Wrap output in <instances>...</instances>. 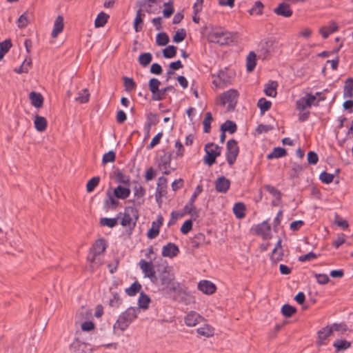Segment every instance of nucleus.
<instances>
[{"mask_svg": "<svg viewBox=\"0 0 353 353\" xmlns=\"http://www.w3.org/2000/svg\"><path fill=\"white\" fill-rule=\"evenodd\" d=\"M165 8L163 10V17L169 18L174 12L173 0H169L168 2L164 3Z\"/></svg>", "mask_w": 353, "mask_h": 353, "instance_id": "43", "label": "nucleus"}, {"mask_svg": "<svg viewBox=\"0 0 353 353\" xmlns=\"http://www.w3.org/2000/svg\"><path fill=\"white\" fill-rule=\"evenodd\" d=\"M230 186V181L225 176L217 178L215 181V188L218 192L225 193Z\"/></svg>", "mask_w": 353, "mask_h": 353, "instance_id": "16", "label": "nucleus"}, {"mask_svg": "<svg viewBox=\"0 0 353 353\" xmlns=\"http://www.w3.org/2000/svg\"><path fill=\"white\" fill-rule=\"evenodd\" d=\"M264 189H265L268 192H270L274 197L279 199L280 198V192L276 189L274 187L270 185H265L264 186Z\"/></svg>", "mask_w": 353, "mask_h": 353, "instance_id": "59", "label": "nucleus"}, {"mask_svg": "<svg viewBox=\"0 0 353 353\" xmlns=\"http://www.w3.org/2000/svg\"><path fill=\"white\" fill-rule=\"evenodd\" d=\"M163 218L162 216L159 215L157 221H153L152 223V228L148 232V237L149 239H154L159 234V228L163 224Z\"/></svg>", "mask_w": 353, "mask_h": 353, "instance_id": "14", "label": "nucleus"}, {"mask_svg": "<svg viewBox=\"0 0 353 353\" xmlns=\"http://www.w3.org/2000/svg\"><path fill=\"white\" fill-rule=\"evenodd\" d=\"M148 129H150L151 125H155L158 122V117L157 114L153 113H150L147 117ZM149 131V130H148Z\"/></svg>", "mask_w": 353, "mask_h": 353, "instance_id": "57", "label": "nucleus"}, {"mask_svg": "<svg viewBox=\"0 0 353 353\" xmlns=\"http://www.w3.org/2000/svg\"><path fill=\"white\" fill-rule=\"evenodd\" d=\"M105 249L106 243L103 239L97 240L93 245L91 254L88 256V260L90 262V268L92 271H93L95 268L102 264L100 255L103 253Z\"/></svg>", "mask_w": 353, "mask_h": 353, "instance_id": "4", "label": "nucleus"}, {"mask_svg": "<svg viewBox=\"0 0 353 353\" xmlns=\"http://www.w3.org/2000/svg\"><path fill=\"white\" fill-rule=\"evenodd\" d=\"M100 181L99 176H95L89 180L86 185V190L88 192H91L94 190L96 186L98 185Z\"/></svg>", "mask_w": 353, "mask_h": 353, "instance_id": "48", "label": "nucleus"}, {"mask_svg": "<svg viewBox=\"0 0 353 353\" xmlns=\"http://www.w3.org/2000/svg\"><path fill=\"white\" fill-rule=\"evenodd\" d=\"M314 276L317 282L321 285L326 284L330 281L328 276L325 274H315Z\"/></svg>", "mask_w": 353, "mask_h": 353, "instance_id": "62", "label": "nucleus"}, {"mask_svg": "<svg viewBox=\"0 0 353 353\" xmlns=\"http://www.w3.org/2000/svg\"><path fill=\"white\" fill-rule=\"evenodd\" d=\"M222 148L212 143H208L205 145V155L203 158L204 163L211 166L213 165L217 157L221 155Z\"/></svg>", "mask_w": 353, "mask_h": 353, "instance_id": "5", "label": "nucleus"}, {"mask_svg": "<svg viewBox=\"0 0 353 353\" xmlns=\"http://www.w3.org/2000/svg\"><path fill=\"white\" fill-rule=\"evenodd\" d=\"M198 288L199 290L206 294H212L215 292V285L209 281H201L198 284Z\"/></svg>", "mask_w": 353, "mask_h": 353, "instance_id": "20", "label": "nucleus"}, {"mask_svg": "<svg viewBox=\"0 0 353 353\" xmlns=\"http://www.w3.org/2000/svg\"><path fill=\"white\" fill-rule=\"evenodd\" d=\"M333 345L337 351H341L347 349L350 346V343L345 340H339L336 341Z\"/></svg>", "mask_w": 353, "mask_h": 353, "instance_id": "47", "label": "nucleus"}, {"mask_svg": "<svg viewBox=\"0 0 353 353\" xmlns=\"http://www.w3.org/2000/svg\"><path fill=\"white\" fill-rule=\"evenodd\" d=\"M245 207L242 203H236L233 207V212L236 217L238 219H242L245 216Z\"/></svg>", "mask_w": 353, "mask_h": 353, "instance_id": "30", "label": "nucleus"}, {"mask_svg": "<svg viewBox=\"0 0 353 353\" xmlns=\"http://www.w3.org/2000/svg\"><path fill=\"white\" fill-rule=\"evenodd\" d=\"M192 221L191 220H187L182 225V226L181 228V232L183 234H186L192 230Z\"/></svg>", "mask_w": 353, "mask_h": 353, "instance_id": "60", "label": "nucleus"}, {"mask_svg": "<svg viewBox=\"0 0 353 353\" xmlns=\"http://www.w3.org/2000/svg\"><path fill=\"white\" fill-rule=\"evenodd\" d=\"M32 65V60L30 58L25 59L21 65L14 69V72L17 74L27 73Z\"/></svg>", "mask_w": 353, "mask_h": 353, "instance_id": "31", "label": "nucleus"}, {"mask_svg": "<svg viewBox=\"0 0 353 353\" xmlns=\"http://www.w3.org/2000/svg\"><path fill=\"white\" fill-rule=\"evenodd\" d=\"M141 284L136 281L130 288H127L125 292L129 296H134L141 290Z\"/></svg>", "mask_w": 353, "mask_h": 353, "instance_id": "50", "label": "nucleus"}, {"mask_svg": "<svg viewBox=\"0 0 353 353\" xmlns=\"http://www.w3.org/2000/svg\"><path fill=\"white\" fill-rule=\"evenodd\" d=\"M186 33L184 30L181 31L178 30L173 37V41L175 43H179L183 41L185 38Z\"/></svg>", "mask_w": 353, "mask_h": 353, "instance_id": "58", "label": "nucleus"}, {"mask_svg": "<svg viewBox=\"0 0 353 353\" xmlns=\"http://www.w3.org/2000/svg\"><path fill=\"white\" fill-rule=\"evenodd\" d=\"M161 85V82L156 78H152L149 81L148 86L149 90L152 92V100L153 101H159V86Z\"/></svg>", "mask_w": 353, "mask_h": 353, "instance_id": "17", "label": "nucleus"}, {"mask_svg": "<svg viewBox=\"0 0 353 353\" xmlns=\"http://www.w3.org/2000/svg\"><path fill=\"white\" fill-rule=\"evenodd\" d=\"M238 96L239 93L237 90L230 89L221 95L220 99L221 104H228V109L229 110H232L237 103Z\"/></svg>", "mask_w": 353, "mask_h": 353, "instance_id": "7", "label": "nucleus"}, {"mask_svg": "<svg viewBox=\"0 0 353 353\" xmlns=\"http://www.w3.org/2000/svg\"><path fill=\"white\" fill-rule=\"evenodd\" d=\"M121 216V213L118 214L117 218H102L100 220V223L103 226L113 228L117 224V220Z\"/></svg>", "mask_w": 353, "mask_h": 353, "instance_id": "34", "label": "nucleus"}, {"mask_svg": "<svg viewBox=\"0 0 353 353\" xmlns=\"http://www.w3.org/2000/svg\"><path fill=\"white\" fill-rule=\"evenodd\" d=\"M115 159H116L115 152L112 150L109 151L108 152L103 154V159H102V163L106 164L108 163H112L115 161Z\"/></svg>", "mask_w": 353, "mask_h": 353, "instance_id": "51", "label": "nucleus"}, {"mask_svg": "<svg viewBox=\"0 0 353 353\" xmlns=\"http://www.w3.org/2000/svg\"><path fill=\"white\" fill-rule=\"evenodd\" d=\"M29 98L31 101V103L36 108H41L43 105V98L40 93L35 92H31L30 93Z\"/></svg>", "mask_w": 353, "mask_h": 353, "instance_id": "25", "label": "nucleus"}, {"mask_svg": "<svg viewBox=\"0 0 353 353\" xmlns=\"http://www.w3.org/2000/svg\"><path fill=\"white\" fill-rule=\"evenodd\" d=\"M163 136L162 132H159L152 140L150 143L147 146V148L148 150H151L153 148L155 145L159 143L160 140Z\"/></svg>", "mask_w": 353, "mask_h": 353, "instance_id": "64", "label": "nucleus"}, {"mask_svg": "<svg viewBox=\"0 0 353 353\" xmlns=\"http://www.w3.org/2000/svg\"><path fill=\"white\" fill-rule=\"evenodd\" d=\"M109 16L101 12H100L97 19H95V21H94V26L96 28H100V27H103L106 23H107V21H108V19Z\"/></svg>", "mask_w": 353, "mask_h": 353, "instance_id": "36", "label": "nucleus"}, {"mask_svg": "<svg viewBox=\"0 0 353 353\" xmlns=\"http://www.w3.org/2000/svg\"><path fill=\"white\" fill-rule=\"evenodd\" d=\"M169 37L165 32H161L157 35L156 42L159 46H165L169 42Z\"/></svg>", "mask_w": 353, "mask_h": 353, "instance_id": "44", "label": "nucleus"}, {"mask_svg": "<svg viewBox=\"0 0 353 353\" xmlns=\"http://www.w3.org/2000/svg\"><path fill=\"white\" fill-rule=\"evenodd\" d=\"M122 215L121 224L132 230L136 225L138 219V212L134 208H128Z\"/></svg>", "mask_w": 353, "mask_h": 353, "instance_id": "6", "label": "nucleus"}, {"mask_svg": "<svg viewBox=\"0 0 353 353\" xmlns=\"http://www.w3.org/2000/svg\"><path fill=\"white\" fill-rule=\"evenodd\" d=\"M256 66V54L250 52L247 57L246 67L248 72H252Z\"/></svg>", "mask_w": 353, "mask_h": 353, "instance_id": "32", "label": "nucleus"}, {"mask_svg": "<svg viewBox=\"0 0 353 353\" xmlns=\"http://www.w3.org/2000/svg\"><path fill=\"white\" fill-rule=\"evenodd\" d=\"M226 150L227 161L230 165H232L239 152L237 142L234 139H230L227 142Z\"/></svg>", "mask_w": 353, "mask_h": 353, "instance_id": "8", "label": "nucleus"}, {"mask_svg": "<svg viewBox=\"0 0 353 353\" xmlns=\"http://www.w3.org/2000/svg\"><path fill=\"white\" fill-rule=\"evenodd\" d=\"M254 230L256 234L262 236L264 239L271 238V227L267 221L256 225Z\"/></svg>", "mask_w": 353, "mask_h": 353, "instance_id": "13", "label": "nucleus"}, {"mask_svg": "<svg viewBox=\"0 0 353 353\" xmlns=\"http://www.w3.org/2000/svg\"><path fill=\"white\" fill-rule=\"evenodd\" d=\"M91 315V312L87 308L82 307L77 314L76 318L78 320H82L83 319H88Z\"/></svg>", "mask_w": 353, "mask_h": 353, "instance_id": "55", "label": "nucleus"}, {"mask_svg": "<svg viewBox=\"0 0 353 353\" xmlns=\"http://www.w3.org/2000/svg\"><path fill=\"white\" fill-rule=\"evenodd\" d=\"M221 130L233 134L236 130V125L234 122L228 120L221 125Z\"/></svg>", "mask_w": 353, "mask_h": 353, "instance_id": "35", "label": "nucleus"}, {"mask_svg": "<svg viewBox=\"0 0 353 353\" xmlns=\"http://www.w3.org/2000/svg\"><path fill=\"white\" fill-rule=\"evenodd\" d=\"M184 210L185 213L191 214L192 216H196L194 203H190V201H189L188 203L184 207Z\"/></svg>", "mask_w": 353, "mask_h": 353, "instance_id": "63", "label": "nucleus"}, {"mask_svg": "<svg viewBox=\"0 0 353 353\" xmlns=\"http://www.w3.org/2000/svg\"><path fill=\"white\" fill-rule=\"evenodd\" d=\"M152 54L150 52H145L140 54L139 57V62L142 66L146 67L152 61Z\"/></svg>", "mask_w": 353, "mask_h": 353, "instance_id": "38", "label": "nucleus"}, {"mask_svg": "<svg viewBox=\"0 0 353 353\" xmlns=\"http://www.w3.org/2000/svg\"><path fill=\"white\" fill-rule=\"evenodd\" d=\"M234 34L224 29L212 28L208 34V39L210 42L216 43L220 45H226L233 41Z\"/></svg>", "mask_w": 353, "mask_h": 353, "instance_id": "3", "label": "nucleus"}, {"mask_svg": "<svg viewBox=\"0 0 353 353\" xmlns=\"http://www.w3.org/2000/svg\"><path fill=\"white\" fill-rule=\"evenodd\" d=\"M124 86L125 90L128 92H130L134 90L136 87V83L133 81L132 78L124 77H123Z\"/></svg>", "mask_w": 353, "mask_h": 353, "instance_id": "52", "label": "nucleus"}, {"mask_svg": "<svg viewBox=\"0 0 353 353\" xmlns=\"http://www.w3.org/2000/svg\"><path fill=\"white\" fill-rule=\"evenodd\" d=\"M296 310L294 307L285 304L281 308L282 314L286 317L292 316L295 312Z\"/></svg>", "mask_w": 353, "mask_h": 353, "instance_id": "45", "label": "nucleus"}, {"mask_svg": "<svg viewBox=\"0 0 353 353\" xmlns=\"http://www.w3.org/2000/svg\"><path fill=\"white\" fill-rule=\"evenodd\" d=\"M140 312L138 307H130L121 313L113 325L114 333L120 334L125 331L130 323L137 318Z\"/></svg>", "mask_w": 353, "mask_h": 353, "instance_id": "2", "label": "nucleus"}, {"mask_svg": "<svg viewBox=\"0 0 353 353\" xmlns=\"http://www.w3.org/2000/svg\"><path fill=\"white\" fill-rule=\"evenodd\" d=\"M12 46L10 40H6L0 43V52L6 54Z\"/></svg>", "mask_w": 353, "mask_h": 353, "instance_id": "61", "label": "nucleus"}, {"mask_svg": "<svg viewBox=\"0 0 353 353\" xmlns=\"http://www.w3.org/2000/svg\"><path fill=\"white\" fill-rule=\"evenodd\" d=\"M130 194V190L129 188L121 185L114 190V194L117 199H125L129 196Z\"/></svg>", "mask_w": 353, "mask_h": 353, "instance_id": "26", "label": "nucleus"}, {"mask_svg": "<svg viewBox=\"0 0 353 353\" xmlns=\"http://www.w3.org/2000/svg\"><path fill=\"white\" fill-rule=\"evenodd\" d=\"M170 160V156L167 154H164L159 160V168L165 174H169L170 173L169 170Z\"/></svg>", "mask_w": 353, "mask_h": 353, "instance_id": "18", "label": "nucleus"}, {"mask_svg": "<svg viewBox=\"0 0 353 353\" xmlns=\"http://www.w3.org/2000/svg\"><path fill=\"white\" fill-rule=\"evenodd\" d=\"M271 104L272 103L270 101H267L264 98L260 99L257 103L261 113H264L265 112L268 111L270 108Z\"/></svg>", "mask_w": 353, "mask_h": 353, "instance_id": "46", "label": "nucleus"}, {"mask_svg": "<svg viewBox=\"0 0 353 353\" xmlns=\"http://www.w3.org/2000/svg\"><path fill=\"white\" fill-rule=\"evenodd\" d=\"M179 252V248L172 243H169L162 248V255L165 257L173 258Z\"/></svg>", "mask_w": 353, "mask_h": 353, "instance_id": "15", "label": "nucleus"}, {"mask_svg": "<svg viewBox=\"0 0 353 353\" xmlns=\"http://www.w3.org/2000/svg\"><path fill=\"white\" fill-rule=\"evenodd\" d=\"M212 121V114L210 112H206L205 114V119L203 121V132L205 133H208L210 130L211 126L210 123Z\"/></svg>", "mask_w": 353, "mask_h": 353, "instance_id": "41", "label": "nucleus"}, {"mask_svg": "<svg viewBox=\"0 0 353 353\" xmlns=\"http://www.w3.org/2000/svg\"><path fill=\"white\" fill-rule=\"evenodd\" d=\"M332 329H330V327L327 326L323 327L322 330L319 331L318 332V340L316 341L319 345H321L325 344V341L332 334Z\"/></svg>", "mask_w": 353, "mask_h": 353, "instance_id": "23", "label": "nucleus"}, {"mask_svg": "<svg viewBox=\"0 0 353 353\" xmlns=\"http://www.w3.org/2000/svg\"><path fill=\"white\" fill-rule=\"evenodd\" d=\"M156 278L157 281L152 283L159 285L161 290L168 293L175 292L177 290L179 283L174 279L171 267L163 265L158 266Z\"/></svg>", "mask_w": 353, "mask_h": 353, "instance_id": "1", "label": "nucleus"}, {"mask_svg": "<svg viewBox=\"0 0 353 353\" xmlns=\"http://www.w3.org/2000/svg\"><path fill=\"white\" fill-rule=\"evenodd\" d=\"M263 8V5L261 1H256L253 8L250 10V12L251 14H261L262 13Z\"/></svg>", "mask_w": 353, "mask_h": 353, "instance_id": "56", "label": "nucleus"}, {"mask_svg": "<svg viewBox=\"0 0 353 353\" xmlns=\"http://www.w3.org/2000/svg\"><path fill=\"white\" fill-rule=\"evenodd\" d=\"M78 94L79 96L75 99L77 101L81 103H85L89 101L90 94L88 89H83L80 92H79Z\"/></svg>", "mask_w": 353, "mask_h": 353, "instance_id": "42", "label": "nucleus"}, {"mask_svg": "<svg viewBox=\"0 0 353 353\" xmlns=\"http://www.w3.org/2000/svg\"><path fill=\"white\" fill-rule=\"evenodd\" d=\"M63 27H64L63 18L61 16L59 15L56 18L54 23L53 29H52V31L51 33L52 37H53L54 39L57 38V36L59 35V34H60L63 31Z\"/></svg>", "mask_w": 353, "mask_h": 353, "instance_id": "21", "label": "nucleus"}, {"mask_svg": "<svg viewBox=\"0 0 353 353\" xmlns=\"http://www.w3.org/2000/svg\"><path fill=\"white\" fill-rule=\"evenodd\" d=\"M322 98L321 100H323ZM316 100V95L307 94L305 97L301 98L296 101V108L300 111H303L304 110L309 108L312 105H318V102L320 99L315 103Z\"/></svg>", "mask_w": 353, "mask_h": 353, "instance_id": "10", "label": "nucleus"}, {"mask_svg": "<svg viewBox=\"0 0 353 353\" xmlns=\"http://www.w3.org/2000/svg\"><path fill=\"white\" fill-rule=\"evenodd\" d=\"M278 42L273 39H268L262 43L261 51L263 53L264 59L270 53L275 52Z\"/></svg>", "mask_w": 353, "mask_h": 353, "instance_id": "12", "label": "nucleus"}, {"mask_svg": "<svg viewBox=\"0 0 353 353\" xmlns=\"http://www.w3.org/2000/svg\"><path fill=\"white\" fill-rule=\"evenodd\" d=\"M196 331L199 335L207 338L212 336L214 334V328L208 324H205L203 327L198 328Z\"/></svg>", "mask_w": 353, "mask_h": 353, "instance_id": "28", "label": "nucleus"}, {"mask_svg": "<svg viewBox=\"0 0 353 353\" xmlns=\"http://www.w3.org/2000/svg\"><path fill=\"white\" fill-rule=\"evenodd\" d=\"M338 30V26L334 21H331L328 26H323L319 30V32L322 34L324 39L328 37V36L336 32Z\"/></svg>", "mask_w": 353, "mask_h": 353, "instance_id": "24", "label": "nucleus"}, {"mask_svg": "<svg viewBox=\"0 0 353 353\" xmlns=\"http://www.w3.org/2000/svg\"><path fill=\"white\" fill-rule=\"evenodd\" d=\"M144 17L145 14L142 13L141 9L139 8L137 11L136 17L134 21V28L137 32H139L141 30V27L139 26V25L143 23V18Z\"/></svg>", "mask_w": 353, "mask_h": 353, "instance_id": "33", "label": "nucleus"}, {"mask_svg": "<svg viewBox=\"0 0 353 353\" xmlns=\"http://www.w3.org/2000/svg\"><path fill=\"white\" fill-rule=\"evenodd\" d=\"M334 174L327 173L326 172H323L319 176L320 180L321 182L329 184L333 181L334 179Z\"/></svg>", "mask_w": 353, "mask_h": 353, "instance_id": "53", "label": "nucleus"}, {"mask_svg": "<svg viewBox=\"0 0 353 353\" xmlns=\"http://www.w3.org/2000/svg\"><path fill=\"white\" fill-rule=\"evenodd\" d=\"M167 189V179L161 176L158 180L157 188L156 190V199L159 201V199L163 196L166 193Z\"/></svg>", "mask_w": 353, "mask_h": 353, "instance_id": "19", "label": "nucleus"}, {"mask_svg": "<svg viewBox=\"0 0 353 353\" xmlns=\"http://www.w3.org/2000/svg\"><path fill=\"white\" fill-rule=\"evenodd\" d=\"M203 321H205V319L194 311L189 312L185 317V323L189 327H194Z\"/></svg>", "mask_w": 353, "mask_h": 353, "instance_id": "11", "label": "nucleus"}, {"mask_svg": "<svg viewBox=\"0 0 353 353\" xmlns=\"http://www.w3.org/2000/svg\"><path fill=\"white\" fill-rule=\"evenodd\" d=\"M163 53L165 58H172L176 55V48L174 46H169L163 50Z\"/></svg>", "mask_w": 353, "mask_h": 353, "instance_id": "49", "label": "nucleus"}, {"mask_svg": "<svg viewBox=\"0 0 353 353\" xmlns=\"http://www.w3.org/2000/svg\"><path fill=\"white\" fill-rule=\"evenodd\" d=\"M29 14L28 12H25L21 14L18 19V26L20 28H23L27 26L29 21Z\"/></svg>", "mask_w": 353, "mask_h": 353, "instance_id": "54", "label": "nucleus"}, {"mask_svg": "<svg viewBox=\"0 0 353 353\" xmlns=\"http://www.w3.org/2000/svg\"><path fill=\"white\" fill-rule=\"evenodd\" d=\"M344 97L352 98L353 97V79L348 78L345 81L344 86Z\"/></svg>", "mask_w": 353, "mask_h": 353, "instance_id": "29", "label": "nucleus"}, {"mask_svg": "<svg viewBox=\"0 0 353 353\" xmlns=\"http://www.w3.org/2000/svg\"><path fill=\"white\" fill-rule=\"evenodd\" d=\"M150 302V299L148 296L141 293L140 296L138 300L139 303V309H147L148 307L149 303Z\"/></svg>", "mask_w": 353, "mask_h": 353, "instance_id": "40", "label": "nucleus"}, {"mask_svg": "<svg viewBox=\"0 0 353 353\" xmlns=\"http://www.w3.org/2000/svg\"><path fill=\"white\" fill-rule=\"evenodd\" d=\"M34 124L37 131L43 132L47 127V121L45 117L37 115L34 117Z\"/></svg>", "mask_w": 353, "mask_h": 353, "instance_id": "27", "label": "nucleus"}, {"mask_svg": "<svg viewBox=\"0 0 353 353\" xmlns=\"http://www.w3.org/2000/svg\"><path fill=\"white\" fill-rule=\"evenodd\" d=\"M274 12L276 14L284 17H290L292 14V11L290 6L285 3L279 4V6L274 10Z\"/></svg>", "mask_w": 353, "mask_h": 353, "instance_id": "22", "label": "nucleus"}, {"mask_svg": "<svg viewBox=\"0 0 353 353\" xmlns=\"http://www.w3.org/2000/svg\"><path fill=\"white\" fill-rule=\"evenodd\" d=\"M139 265L144 273L145 277L149 278L151 282L157 281L156 275L157 274V270L155 271L154 266L152 261H146L141 259L139 261Z\"/></svg>", "mask_w": 353, "mask_h": 353, "instance_id": "9", "label": "nucleus"}, {"mask_svg": "<svg viewBox=\"0 0 353 353\" xmlns=\"http://www.w3.org/2000/svg\"><path fill=\"white\" fill-rule=\"evenodd\" d=\"M277 83L274 81L271 82L270 83H268L265 90L264 92L266 95L272 97H274L276 95V88Z\"/></svg>", "mask_w": 353, "mask_h": 353, "instance_id": "39", "label": "nucleus"}, {"mask_svg": "<svg viewBox=\"0 0 353 353\" xmlns=\"http://www.w3.org/2000/svg\"><path fill=\"white\" fill-rule=\"evenodd\" d=\"M286 155V151L284 148H275L272 152L268 154L267 158L268 159H274V158H280L285 157Z\"/></svg>", "mask_w": 353, "mask_h": 353, "instance_id": "37", "label": "nucleus"}]
</instances>
